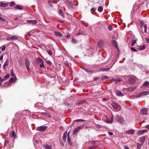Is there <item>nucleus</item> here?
I'll use <instances>...</instances> for the list:
<instances>
[{"label": "nucleus", "instance_id": "nucleus-1", "mask_svg": "<svg viewBox=\"0 0 149 149\" xmlns=\"http://www.w3.org/2000/svg\"><path fill=\"white\" fill-rule=\"evenodd\" d=\"M111 105L114 109L118 111H120V107L118 104L115 102H112Z\"/></svg>", "mask_w": 149, "mask_h": 149}, {"label": "nucleus", "instance_id": "nucleus-2", "mask_svg": "<svg viewBox=\"0 0 149 149\" xmlns=\"http://www.w3.org/2000/svg\"><path fill=\"white\" fill-rule=\"evenodd\" d=\"M47 128V126H41L36 127V130L37 131L45 132Z\"/></svg>", "mask_w": 149, "mask_h": 149}, {"label": "nucleus", "instance_id": "nucleus-3", "mask_svg": "<svg viewBox=\"0 0 149 149\" xmlns=\"http://www.w3.org/2000/svg\"><path fill=\"white\" fill-rule=\"evenodd\" d=\"M117 121L120 123L124 122V119L123 117L121 116H118L116 118Z\"/></svg>", "mask_w": 149, "mask_h": 149}, {"label": "nucleus", "instance_id": "nucleus-4", "mask_svg": "<svg viewBox=\"0 0 149 149\" xmlns=\"http://www.w3.org/2000/svg\"><path fill=\"white\" fill-rule=\"evenodd\" d=\"M18 38V36L16 35H14L7 38L6 40H8L12 41L14 40H16Z\"/></svg>", "mask_w": 149, "mask_h": 149}, {"label": "nucleus", "instance_id": "nucleus-5", "mask_svg": "<svg viewBox=\"0 0 149 149\" xmlns=\"http://www.w3.org/2000/svg\"><path fill=\"white\" fill-rule=\"evenodd\" d=\"M27 22L29 24H36L38 23L37 21L36 20H28L27 21Z\"/></svg>", "mask_w": 149, "mask_h": 149}, {"label": "nucleus", "instance_id": "nucleus-6", "mask_svg": "<svg viewBox=\"0 0 149 149\" xmlns=\"http://www.w3.org/2000/svg\"><path fill=\"white\" fill-rule=\"evenodd\" d=\"M25 63L26 68L28 69L30 65L29 60L27 59H26L25 60Z\"/></svg>", "mask_w": 149, "mask_h": 149}, {"label": "nucleus", "instance_id": "nucleus-7", "mask_svg": "<svg viewBox=\"0 0 149 149\" xmlns=\"http://www.w3.org/2000/svg\"><path fill=\"white\" fill-rule=\"evenodd\" d=\"M36 63L39 64V63H44L43 60L39 57H38L36 60Z\"/></svg>", "mask_w": 149, "mask_h": 149}, {"label": "nucleus", "instance_id": "nucleus-8", "mask_svg": "<svg viewBox=\"0 0 149 149\" xmlns=\"http://www.w3.org/2000/svg\"><path fill=\"white\" fill-rule=\"evenodd\" d=\"M147 130H139L138 131L137 133V135L138 136H139L140 135L142 134L144 132H146Z\"/></svg>", "mask_w": 149, "mask_h": 149}, {"label": "nucleus", "instance_id": "nucleus-9", "mask_svg": "<svg viewBox=\"0 0 149 149\" xmlns=\"http://www.w3.org/2000/svg\"><path fill=\"white\" fill-rule=\"evenodd\" d=\"M65 3L68 7H72L73 6L72 3L68 1H66L65 2Z\"/></svg>", "mask_w": 149, "mask_h": 149}, {"label": "nucleus", "instance_id": "nucleus-10", "mask_svg": "<svg viewBox=\"0 0 149 149\" xmlns=\"http://www.w3.org/2000/svg\"><path fill=\"white\" fill-rule=\"evenodd\" d=\"M135 80V78L134 77H132L130 78L129 80V82L130 84H133Z\"/></svg>", "mask_w": 149, "mask_h": 149}, {"label": "nucleus", "instance_id": "nucleus-11", "mask_svg": "<svg viewBox=\"0 0 149 149\" xmlns=\"http://www.w3.org/2000/svg\"><path fill=\"white\" fill-rule=\"evenodd\" d=\"M82 128V127L81 126H79L77 127H76L75 129L73 131V133L74 134L76 133H77L79 130Z\"/></svg>", "mask_w": 149, "mask_h": 149}, {"label": "nucleus", "instance_id": "nucleus-12", "mask_svg": "<svg viewBox=\"0 0 149 149\" xmlns=\"http://www.w3.org/2000/svg\"><path fill=\"white\" fill-rule=\"evenodd\" d=\"M146 138L144 137H142L139 139V142L141 144H143Z\"/></svg>", "mask_w": 149, "mask_h": 149}, {"label": "nucleus", "instance_id": "nucleus-13", "mask_svg": "<svg viewBox=\"0 0 149 149\" xmlns=\"http://www.w3.org/2000/svg\"><path fill=\"white\" fill-rule=\"evenodd\" d=\"M67 135V132H65L63 134V140L64 141H65L66 140V138Z\"/></svg>", "mask_w": 149, "mask_h": 149}, {"label": "nucleus", "instance_id": "nucleus-14", "mask_svg": "<svg viewBox=\"0 0 149 149\" xmlns=\"http://www.w3.org/2000/svg\"><path fill=\"white\" fill-rule=\"evenodd\" d=\"M111 69V68H101L99 70L100 71H102V72H104V71H107L108 70H109Z\"/></svg>", "mask_w": 149, "mask_h": 149}, {"label": "nucleus", "instance_id": "nucleus-15", "mask_svg": "<svg viewBox=\"0 0 149 149\" xmlns=\"http://www.w3.org/2000/svg\"><path fill=\"white\" fill-rule=\"evenodd\" d=\"M15 10H17V9L22 10V9H23V6H21L19 5H17L15 7Z\"/></svg>", "mask_w": 149, "mask_h": 149}, {"label": "nucleus", "instance_id": "nucleus-16", "mask_svg": "<svg viewBox=\"0 0 149 149\" xmlns=\"http://www.w3.org/2000/svg\"><path fill=\"white\" fill-rule=\"evenodd\" d=\"M116 95L119 96H123V94L122 92L120 91H118L116 93Z\"/></svg>", "mask_w": 149, "mask_h": 149}, {"label": "nucleus", "instance_id": "nucleus-17", "mask_svg": "<svg viewBox=\"0 0 149 149\" xmlns=\"http://www.w3.org/2000/svg\"><path fill=\"white\" fill-rule=\"evenodd\" d=\"M141 92L142 96L146 95L149 94V91H143Z\"/></svg>", "mask_w": 149, "mask_h": 149}, {"label": "nucleus", "instance_id": "nucleus-18", "mask_svg": "<svg viewBox=\"0 0 149 149\" xmlns=\"http://www.w3.org/2000/svg\"><path fill=\"white\" fill-rule=\"evenodd\" d=\"M146 47V45L144 44L142 46H139L138 49H140L141 50H143L145 49Z\"/></svg>", "mask_w": 149, "mask_h": 149}, {"label": "nucleus", "instance_id": "nucleus-19", "mask_svg": "<svg viewBox=\"0 0 149 149\" xmlns=\"http://www.w3.org/2000/svg\"><path fill=\"white\" fill-rule=\"evenodd\" d=\"M113 119L112 118H111V120H109L108 119L105 120V122L107 123H111L113 122Z\"/></svg>", "mask_w": 149, "mask_h": 149}, {"label": "nucleus", "instance_id": "nucleus-20", "mask_svg": "<svg viewBox=\"0 0 149 149\" xmlns=\"http://www.w3.org/2000/svg\"><path fill=\"white\" fill-rule=\"evenodd\" d=\"M134 132V130H130L126 132V133L128 134H133Z\"/></svg>", "mask_w": 149, "mask_h": 149}, {"label": "nucleus", "instance_id": "nucleus-21", "mask_svg": "<svg viewBox=\"0 0 149 149\" xmlns=\"http://www.w3.org/2000/svg\"><path fill=\"white\" fill-rule=\"evenodd\" d=\"M69 133H70V132H69L68 133V143H69V144H70V145H71L72 142L70 140V139L69 137Z\"/></svg>", "mask_w": 149, "mask_h": 149}, {"label": "nucleus", "instance_id": "nucleus-22", "mask_svg": "<svg viewBox=\"0 0 149 149\" xmlns=\"http://www.w3.org/2000/svg\"><path fill=\"white\" fill-rule=\"evenodd\" d=\"M8 6V5L6 3L1 2L0 3V6L1 7H6Z\"/></svg>", "mask_w": 149, "mask_h": 149}, {"label": "nucleus", "instance_id": "nucleus-23", "mask_svg": "<svg viewBox=\"0 0 149 149\" xmlns=\"http://www.w3.org/2000/svg\"><path fill=\"white\" fill-rule=\"evenodd\" d=\"M55 34L57 36H58L60 37H62V34L60 32H55Z\"/></svg>", "mask_w": 149, "mask_h": 149}, {"label": "nucleus", "instance_id": "nucleus-24", "mask_svg": "<svg viewBox=\"0 0 149 149\" xmlns=\"http://www.w3.org/2000/svg\"><path fill=\"white\" fill-rule=\"evenodd\" d=\"M10 135L14 137V138H15L16 137V135L15 134V132L14 131H13L11 133Z\"/></svg>", "mask_w": 149, "mask_h": 149}, {"label": "nucleus", "instance_id": "nucleus-25", "mask_svg": "<svg viewBox=\"0 0 149 149\" xmlns=\"http://www.w3.org/2000/svg\"><path fill=\"white\" fill-rule=\"evenodd\" d=\"M42 105V103L39 102L38 103L35 104V106L36 107H37L38 106L40 107H41Z\"/></svg>", "mask_w": 149, "mask_h": 149}, {"label": "nucleus", "instance_id": "nucleus-26", "mask_svg": "<svg viewBox=\"0 0 149 149\" xmlns=\"http://www.w3.org/2000/svg\"><path fill=\"white\" fill-rule=\"evenodd\" d=\"M45 148L46 149H51L52 148V147L51 146L48 145H45Z\"/></svg>", "mask_w": 149, "mask_h": 149}, {"label": "nucleus", "instance_id": "nucleus-27", "mask_svg": "<svg viewBox=\"0 0 149 149\" xmlns=\"http://www.w3.org/2000/svg\"><path fill=\"white\" fill-rule=\"evenodd\" d=\"M6 48V46L5 45H3L0 47V49H1V50L2 51H3L5 50Z\"/></svg>", "mask_w": 149, "mask_h": 149}, {"label": "nucleus", "instance_id": "nucleus-28", "mask_svg": "<svg viewBox=\"0 0 149 149\" xmlns=\"http://www.w3.org/2000/svg\"><path fill=\"white\" fill-rule=\"evenodd\" d=\"M103 10V8L101 6H99L98 8V11L100 12H102Z\"/></svg>", "mask_w": 149, "mask_h": 149}, {"label": "nucleus", "instance_id": "nucleus-29", "mask_svg": "<svg viewBox=\"0 0 149 149\" xmlns=\"http://www.w3.org/2000/svg\"><path fill=\"white\" fill-rule=\"evenodd\" d=\"M112 43L116 47H117V43L116 41L115 40H113L112 41Z\"/></svg>", "mask_w": 149, "mask_h": 149}, {"label": "nucleus", "instance_id": "nucleus-30", "mask_svg": "<svg viewBox=\"0 0 149 149\" xmlns=\"http://www.w3.org/2000/svg\"><path fill=\"white\" fill-rule=\"evenodd\" d=\"M108 79V77L106 76H103L102 77V79L103 80H106Z\"/></svg>", "mask_w": 149, "mask_h": 149}, {"label": "nucleus", "instance_id": "nucleus-31", "mask_svg": "<svg viewBox=\"0 0 149 149\" xmlns=\"http://www.w3.org/2000/svg\"><path fill=\"white\" fill-rule=\"evenodd\" d=\"M97 148V146H93L89 148V149H94Z\"/></svg>", "mask_w": 149, "mask_h": 149}, {"label": "nucleus", "instance_id": "nucleus-32", "mask_svg": "<svg viewBox=\"0 0 149 149\" xmlns=\"http://www.w3.org/2000/svg\"><path fill=\"white\" fill-rule=\"evenodd\" d=\"M122 79L121 78H115V81L118 82L121 81Z\"/></svg>", "mask_w": 149, "mask_h": 149}, {"label": "nucleus", "instance_id": "nucleus-33", "mask_svg": "<svg viewBox=\"0 0 149 149\" xmlns=\"http://www.w3.org/2000/svg\"><path fill=\"white\" fill-rule=\"evenodd\" d=\"M10 74L11 76L13 77H14L15 76V74H14L13 70H10Z\"/></svg>", "mask_w": 149, "mask_h": 149}, {"label": "nucleus", "instance_id": "nucleus-34", "mask_svg": "<svg viewBox=\"0 0 149 149\" xmlns=\"http://www.w3.org/2000/svg\"><path fill=\"white\" fill-rule=\"evenodd\" d=\"M137 148L138 149H141V145L139 143H137Z\"/></svg>", "mask_w": 149, "mask_h": 149}, {"label": "nucleus", "instance_id": "nucleus-35", "mask_svg": "<svg viewBox=\"0 0 149 149\" xmlns=\"http://www.w3.org/2000/svg\"><path fill=\"white\" fill-rule=\"evenodd\" d=\"M59 13L62 16H63L64 13L62 10L61 9H59Z\"/></svg>", "mask_w": 149, "mask_h": 149}, {"label": "nucleus", "instance_id": "nucleus-36", "mask_svg": "<svg viewBox=\"0 0 149 149\" xmlns=\"http://www.w3.org/2000/svg\"><path fill=\"white\" fill-rule=\"evenodd\" d=\"M9 64V60L8 59H7L5 63H4V66H7Z\"/></svg>", "mask_w": 149, "mask_h": 149}, {"label": "nucleus", "instance_id": "nucleus-37", "mask_svg": "<svg viewBox=\"0 0 149 149\" xmlns=\"http://www.w3.org/2000/svg\"><path fill=\"white\" fill-rule=\"evenodd\" d=\"M142 95L141 93V92H140L139 94L136 95L135 96V97L136 98H138L140 97L141 96H142Z\"/></svg>", "mask_w": 149, "mask_h": 149}, {"label": "nucleus", "instance_id": "nucleus-38", "mask_svg": "<svg viewBox=\"0 0 149 149\" xmlns=\"http://www.w3.org/2000/svg\"><path fill=\"white\" fill-rule=\"evenodd\" d=\"M9 77V74H6L5 76L4 77V80H6Z\"/></svg>", "mask_w": 149, "mask_h": 149}, {"label": "nucleus", "instance_id": "nucleus-39", "mask_svg": "<svg viewBox=\"0 0 149 149\" xmlns=\"http://www.w3.org/2000/svg\"><path fill=\"white\" fill-rule=\"evenodd\" d=\"M47 53L49 55H52V51L49 50H47Z\"/></svg>", "mask_w": 149, "mask_h": 149}, {"label": "nucleus", "instance_id": "nucleus-40", "mask_svg": "<svg viewBox=\"0 0 149 149\" xmlns=\"http://www.w3.org/2000/svg\"><path fill=\"white\" fill-rule=\"evenodd\" d=\"M148 111L147 109L146 108L142 109L141 110L140 112H147Z\"/></svg>", "mask_w": 149, "mask_h": 149}, {"label": "nucleus", "instance_id": "nucleus-41", "mask_svg": "<svg viewBox=\"0 0 149 149\" xmlns=\"http://www.w3.org/2000/svg\"><path fill=\"white\" fill-rule=\"evenodd\" d=\"M136 43V40H133L132 42V44H131V46H134L135 45V44Z\"/></svg>", "mask_w": 149, "mask_h": 149}, {"label": "nucleus", "instance_id": "nucleus-42", "mask_svg": "<svg viewBox=\"0 0 149 149\" xmlns=\"http://www.w3.org/2000/svg\"><path fill=\"white\" fill-rule=\"evenodd\" d=\"M130 49L132 51L134 52H137V50L133 47H131Z\"/></svg>", "mask_w": 149, "mask_h": 149}, {"label": "nucleus", "instance_id": "nucleus-43", "mask_svg": "<svg viewBox=\"0 0 149 149\" xmlns=\"http://www.w3.org/2000/svg\"><path fill=\"white\" fill-rule=\"evenodd\" d=\"M149 83L148 81L145 82L143 84V86H146L148 85Z\"/></svg>", "mask_w": 149, "mask_h": 149}, {"label": "nucleus", "instance_id": "nucleus-44", "mask_svg": "<svg viewBox=\"0 0 149 149\" xmlns=\"http://www.w3.org/2000/svg\"><path fill=\"white\" fill-rule=\"evenodd\" d=\"M40 67L41 68L45 67V65L44 64V63H41L40 65Z\"/></svg>", "mask_w": 149, "mask_h": 149}, {"label": "nucleus", "instance_id": "nucleus-45", "mask_svg": "<svg viewBox=\"0 0 149 149\" xmlns=\"http://www.w3.org/2000/svg\"><path fill=\"white\" fill-rule=\"evenodd\" d=\"M14 79L13 77H12L9 79L10 82H12L14 81Z\"/></svg>", "mask_w": 149, "mask_h": 149}, {"label": "nucleus", "instance_id": "nucleus-46", "mask_svg": "<svg viewBox=\"0 0 149 149\" xmlns=\"http://www.w3.org/2000/svg\"><path fill=\"white\" fill-rule=\"evenodd\" d=\"M97 141H91L90 142L93 145V146H96V143Z\"/></svg>", "mask_w": 149, "mask_h": 149}, {"label": "nucleus", "instance_id": "nucleus-47", "mask_svg": "<svg viewBox=\"0 0 149 149\" xmlns=\"http://www.w3.org/2000/svg\"><path fill=\"white\" fill-rule=\"evenodd\" d=\"M45 62L47 64H48L49 65H51V62H50V61L49 60L46 61H45Z\"/></svg>", "mask_w": 149, "mask_h": 149}, {"label": "nucleus", "instance_id": "nucleus-48", "mask_svg": "<svg viewBox=\"0 0 149 149\" xmlns=\"http://www.w3.org/2000/svg\"><path fill=\"white\" fill-rule=\"evenodd\" d=\"M84 121V120L81 119H77L75 120V121L78 122L80 121Z\"/></svg>", "mask_w": 149, "mask_h": 149}, {"label": "nucleus", "instance_id": "nucleus-49", "mask_svg": "<svg viewBox=\"0 0 149 149\" xmlns=\"http://www.w3.org/2000/svg\"><path fill=\"white\" fill-rule=\"evenodd\" d=\"M15 4V2H11L9 4V6L10 7L12 6L13 5Z\"/></svg>", "mask_w": 149, "mask_h": 149}, {"label": "nucleus", "instance_id": "nucleus-50", "mask_svg": "<svg viewBox=\"0 0 149 149\" xmlns=\"http://www.w3.org/2000/svg\"><path fill=\"white\" fill-rule=\"evenodd\" d=\"M96 9H94L93 8H91V10L92 12H94L96 10Z\"/></svg>", "mask_w": 149, "mask_h": 149}, {"label": "nucleus", "instance_id": "nucleus-51", "mask_svg": "<svg viewBox=\"0 0 149 149\" xmlns=\"http://www.w3.org/2000/svg\"><path fill=\"white\" fill-rule=\"evenodd\" d=\"M72 41L73 43H75L76 42V40L74 38L72 39Z\"/></svg>", "mask_w": 149, "mask_h": 149}, {"label": "nucleus", "instance_id": "nucleus-52", "mask_svg": "<svg viewBox=\"0 0 149 149\" xmlns=\"http://www.w3.org/2000/svg\"><path fill=\"white\" fill-rule=\"evenodd\" d=\"M0 21L2 22H4L5 21V20L3 19L1 17H0Z\"/></svg>", "mask_w": 149, "mask_h": 149}, {"label": "nucleus", "instance_id": "nucleus-53", "mask_svg": "<svg viewBox=\"0 0 149 149\" xmlns=\"http://www.w3.org/2000/svg\"><path fill=\"white\" fill-rule=\"evenodd\" d=\"M84 70L87 73H89V72H91V70H88L86 69H84Z\"/></svg>", "mask_w": 149, "mask_h": 149}, {"label": "nucleus", "instance_id": "nucleus-54", "mask_svg": "<svg viewBox=\"0 0 149 149\" xmlns=\"http://www.w3.org/2000/svg\"><path fill=\"white\" fill-rule=\"evenodd\" d=\"M14 20L16 21H20V19L19 18H15Z\"/></svg>", "mask_w": 149, "mask_h": 149}, {"label": "nucleus", "instance_id": "nucleus-55", "mask_svg": "<svg viewBox=\"0 0 149 149\" xmlns=\"http://www.w3.org/2000/svg\"><path fill=\"white\" fill-rule=\"evenodd\" d=\"M4 80H4V78L3 79L1 77H0V81L1 82H3Z\"/></svg>", "mask_w": 149, "mask_h": 149}, {"label": "nucleus", "instance_id": "nucleus-56", "mask_svg": "<svg viewBox=\"0 0 149 149\" xmlns=\"http://www.w3.org/2000/svg\"><path fill=\"white\" fill-rule=\"evenodd\" d=\"M141 114L142 115L147 114V112H141Z\"/></svg>", "mask_w": 149, "mask_h": 149}, {"label": "nucleus", "instance_id": "nucleus-57", "mask_svg": "<svg viewBox=\"0 0 149 149\" xmlns=\"http://www.w3.org/2000/svg\"><path fill=\"white\" fill-rule=\"evenodd\" d=\"M145 128L149 129V125H145Z\"/></svg>", "mask_w": 149, "mask_h": 149}, {"label": "nucleus", "instance_id": "nucleus-58", "mask_svg": "<svg viewBox=\"0 0 149 149\" xmlns=\"http://www.w3.org/2000/svg\"><path fill=\"white\" fill-rule=\"evenodd\" d=\"M146 40L148 43H149V38H146Z\"/></svg>", "mask_w": 149, "mask_h": 149}, {"label": "nucleus", "instance_id": "nucleus-59", "mask_svg": "<svg viewBox=\"0 0 149 149\" xmlns=\"http://www.w3.org/2000/svg\"><path fill=\"white\" fill-rule=\"evenodd\" d=\"M143 27L144 29H147V25L146 24H144L143 26Z\"/></svg>", "mask_w": 149, "mask_h": 149}, {"label": "nucleus", "instance_id": "nucleus-60", "mask_svg": "<svg viewBox=\"0 0 149 149\" xmlns=\"http://www.w3.org/2000/svg\"><path fill=\"white\" fill-rule=\"evenodd\" d=\"M3 55L1 56L0 57V60H2L3 59Z\"/></svg>", "mask_w": 149, "mask_h": 149}, {"label": "nucleus", "instance_id": "nucleus-61", "mask_svg": "<svg viewBox=\"0 0 149 149\" xmlns=\"http://www.w3.org/2000/svg\"><path fill=\"white\" fill-rule=\"evenodd\" d=\"M108 29L110 31H111L112 30V27L110 26H108Z\"/></svg>", "mask_w": 149, "mask_h": 149}, {"label": "nucleus", "instance_id": "nucleus-62", "mask_svg": "<svg viewBox=\"0 0 149 149\" xmlns=\"http://www.w3.org/2000/svg\"><path fill=\"white\" fill-rule=\"evenodd\" d=\"M27 35L29 36H31V33L30 32H28L27 33Z\"/></svg>", "mask_w": 149, "mask_h": 149}, {"label": "nucleus", "instance_id": "nucleus-63", "mask_svg": "<svg viewBox=\"0 0 149 149\" xmlns=\"http://www.w3.org/2000/svg\"><path fill=\"white\" fill-rule=\"evenodd\" d=\"M70 36V35L69 34H68L66 36V38H69Z\"/></svg>", "mask_w": 149, "mask_h": 149}, {"label": "nucleus", "instance_id": "nucleus-64", "mask_svg": "<svg viewBox=\"0 0 149 149\" xmlns=\"http://www.w3.org/2000/svg\"><path fill=\"white\" fill-rule=\"evenodd\" d=\"M111 80L112 81H115V78L111 79Z\"/></svg>", "mask_w": 149, "mask_h": 149}]
</instances>
